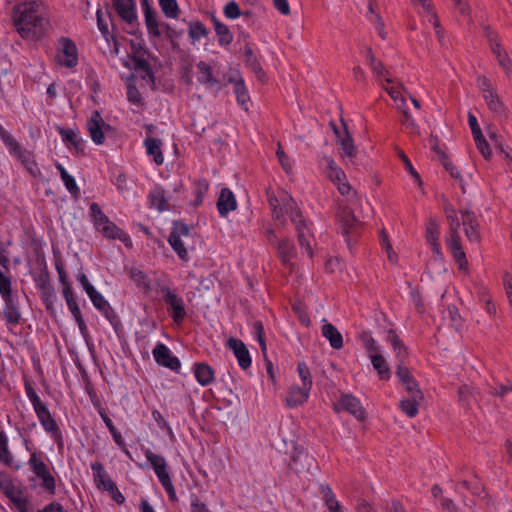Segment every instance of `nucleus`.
<instances>
[{
  "mask_svg": "<svg viewBox=\"0 0 512 512\" xmlns=\"http://www.w3.org/2000/svg\"><path fill=\"white\" fill-rule=\"evenodd\" d=\"M39 9L40 5L35 1L14 7V24L22 38L38 39L45 34L48 20Z\"/></svg>",
  "mask_w": 512,
  "mask_h": 512,
  "instance_id": "f257e3e1",
  "label": "nucleus"
},
{
  "mask_svg": "<svg viewBox=\"0 0 512 512\" xmlns=\"http://www.w3.org/2000/svg\"><path fill=\"white\" fill-rule=\"evenodd\" d=\"M336 220L339 232L345 237L347 246L351 248L352 241L360 236L363 223L356 218L354 211L347 205H339Z\"/></svg>",
  "mask_w": 512,
  "mask_h": 512,
  "instance_id": "f03ea898",
  "label": "nucleus"
},
{
  "mask_svg": "<svg viewBox=\"0 0 512 512\" xmlns=\"http://www.w3.org/2000/svg\"><path fill=\"white\" fill-rule=\"evenodd\" d=\"M160 293L162 294L165 304H167L169 308L172 310L170 315L173 321L175 323H181L186 316V311L182 298L179 297L167 286H162L160 288Z\"/></svg>",
  "mask_w": 512,
  "mask_h": 512,
  "instance_id": "7ed1b4c3",
  "label": "nucleus"
},
{
  "mask_svg": "<svg viewBox=\"0 0 512 512\" xmlns=\"http://www.w3.org/2000/svg\"><path fill=\"white\" fill-rule=\"evenodd\" d=\"M86 126L92 141L97 145H102L105 141L104 130L111 129V126L103 121L100 112L97 110L92 112Z\"/></svg>",
  "mask_w": 512,
  "mask_h": 512,
  "instance_id": "20e7f679",
  "label": "nucleus"
},
{
  "mask_svg": "<svg viewBox=\"0 0 512 512\" xmlns=\"http://www.w3.org/2000/svg\"><path fill=\"white\" fill-rule=\"evenodd\" d=\"M60 45L57 55L58 63L68 68L75 67L78 63V53L75 43L69 38H62Z\"/></svg>",
  "mask_w": 512,
  "mask_h": 512,
  "instance_id": "39448f33",
  "label": "nucleus"
},
{
  "mask_svg": "<svg viewBox=\"0 0 512 512\" xmlns=\"http://www.w3.org/2000/svg\"><path fill=\"white\" fill-rule=\"evenodd\" d=\"M289 467L297 474H306L316 467V460L307 452L295 448L290 458Z\"/></svg>",
  "mask_w": 512,
  "mask_h": 512,
  "instance_id": "423d86ee",
  "label": "nucleus"
},
{
  "mask_svg": "<svg viewBox=\"0 0 512 512\" xmlns=\"http://www.w3.org/2000/svg\"><path fill=\"white\" fill-rule=\"evenodd\" d=\"M461 218L467 239L472 243H479L481 240L480 224L476 214L468 209L461 210Z\"/></svg>",
  "mask_w": 512,
  "mask_h": 512,
  "instance_id": "0eeeda50",
  "label": "nucleus"
},
{
  "mask_svg": "<svg viewBox=\"0 0 512 512\" xmlns=\"http://www.w3.org/2000/svg\"><path fill=\"white\" fill-rule=\"evenodd\" d=\"M152 353L157 364L173 371H178L180 369V360L176 356L172 355L171 351L165 344L158 343Z\"/></svg>",
  "mask_w": 512,
  "mask_h": 512,
  "instance_id": "6e6552de",
  "label": "nucleus"
},
{
  "mask_svg": "<svg viewBox=\"0 0 512 512\" xmlns=\"http://www.w3.org/2000/svg\"><path fill=\"white\" fill-rule=\"evenodd\" d=\"M227 346L233 351V354L237 358L238 364L242 369L246 370L251 366L250 353L242 340L230 337L227 340Z\"/></svg>",
  "mask_w": 512,
  "mask_h": 512,
  "instance_id": "1a4fd4ad",
  "label": "nucleus"
},
{
  "mask_svg": "<svg viewBox=\"0 0 512 512\" xmlns=\"http://www.w3.org/2000/svg\"><path fill=\"white\" fill-rule=\"evenodd\" d=\"M118 16L127 24L132 25L137 20L135 0H112Z\"/></svg>",
  "mask_w": 512,
  "mask_h": 512,
  "instance_id": "9d476101",
  "label": "nucleus"
},
{
  "mask_svg": "<svg viewBox=\"0 0 512 512\" xmlns=\"http://www.w3.org/2000/svg\"><path fill=\"white\" fill-rule=\"evenodd\" d=\"M4 308H3V316L8 324L17 325L20 323L22 316L18 303V299L16 296L11 295L8 297H4Z\"/></svg>",
  "mask_w": 512,
  "mask_h": 512,
  "instance_id": "9b49d317",
  "label": "nucleus"
},
{
  "mask_svg": "<svg viewBox=\"0 0 512 512\" xmlns=\"http://www.w3.org/2000/svg\"><path fill=\"white\" fill-rule=\"evenodd\" d=\"M338 406L340 409L349 412L360 421H364L366 418L365 410L362 407L359 399L352 395H343L338 402Z\"/></svg>",
  "mask_w": 512,
  "mask_h": 512,
  "instance_id": "f8f14e48",
  "label": "nucleus"
},
{
  "mask_svg": "<svg viewBox=\"0 0 512 512\" xmlns=\"http://www.w3.org/2000/svg\"><path fill=\"white\" fill-rule=\"evenodd\" d=\"M328 177L330 180L338 185V190L342 195H346L349 193L351 187L349 183L345 182L346 175L344 171L339 168L333 159L328 158Z\"/></svg>",
  "mask_w": 512,
  "mask_h": 512,
  "instance_id": "ddd939ff",
  "label": "nucleus"
},
{
  "mask_svg": "<svg viewBox=\"0 0 512 512\" xmlns=\"http://www.w3.org/2000/svg\"><path fill=\"white\" fill-rule=\"evenodd\" d=\"M447 245L453 258L458 263L459 269L467 270L468 261L461 245L460 235H450V239L447 241Z\"/></svg>",
  "mask_w": 512,
  "mask_h": 512,
  "instance_id": "4468645a",
  "label": "nucleus"
},
{
  "mask_svg": "<svg viewBox=\"0 0 512 512\" xmlns=\"http://www.w3.org/2000/svg\"><path fill=\"white\" fill-rule=\"evenodd\" d=\"M236 208L237 202L233 192L229 188L221 189L219 198L217 200V209L219 214L224 217L230 211L236 210Z\"/></svg>",
  "mask_w": 512,
  "mask_h": 512,
  "instance_id": "2eb2a0df",
  "label": "nucleus"
},
{
  "mask_svg": "<svg viewBox=\"0 0 512 512\" xmlns=\"http://www.w3.org/2000/svg\"><path fill=\"white\" fill-rule=\"evenodd\" d=\"M245 64L251 69L260 82L265 83L267 81V75L248 43L245 45Z\"/></svg>",
  "mask_w": 512,
  "mask_h": 512,
  "instance_id": "dca6fc26",
  "label": "nucleus"
},
{
  "mask_svg": "<svg viewBox=\"0 0 512 512\" xmlns=\"http://www.w3.org/2000/svg\"><path fill=\"white\" fill-rule=\"evenodd\" d=\"M194 375L197 382L202 386H208L214 381V369L204 362L194 364Z\"/></svg>",
  "mask_w": 512,
  "mask_h": 512,
  "instance_id": "f3484780",
  "label": "nucleus"
},
{
  "mask_svg": "<svg viewBox=\"0 0 512 512\" xmlns=\"http://www.w3.org/2000/svg\"><path fill=\"white\" fill-rule=\"evenodd\" d=\"M324 324L321 328L322 336L325 337L331 347L335 350H339L343 347V337L341 333L337 330V328L331 323L326 322L324 319Z\"/></svg>",
  "mask_w": 512,
  "mask_h": 512,
  "instance_id": "a211bd4d",
  "label": "nucleus"
},
{
  "mask_svg": "<svg viewBox=\"0 0 512 512\" xmlns=\"http://www.w3.org/2000/svg\"><path fill=\"white\" fill-rule=\"evenodd\" d=\"M211 21L213 23L219 45L223 47L230 45L233 41V34L229 30L228 26L218 20L214 14L211 15Z\"/></svg>",
  "mask_w": 512,
  "mask_h": 512,
  "instance_id": "6ab92c4d",
  "label": "nucleus"
},
{
  "mask_svg": "<svg viewBox=\"0 0 512 512\" xmlns=\"http://www.w3.org/2000/svg\"><path fill=\"white\" fill-rule=\"evenodd\" d=\"M311 388L306 386H293L290 388L286 397V402L289 407H296L303 404L309 397V391Z\"/></svg>",
  "mask_w": 512,
  "mask_h": 512,
  "instance_id": "aec40b11",
  "label": "nucleus"
},
{
  "mask_svg": "<svg viewBox=\"0 0 512 512\" xmlns=\"http://www.w3.org/2000/svg\"><path fill=\"white\" fill-rule=\"evenodd\" d=\"M278 256L284 265L292 267L291 260L296 256V249L292 241L282 239L277 242Z\"/></svg>",
  "mask_w": 512,
  "mask_h": 512,
  "instance_id": "412c9836",
  "label": "nucleus"
},
{
  "mask_svg": "<svg viewBox=\"0 0 512 512\" xmlns=\"http://www.w3.org/2000/svg\"><path fill=\"white\" fill-rule=\"evenodd\" d=\"M341 123L344 127V134L340 137V139H337V142L340 144L344 154L347 157L354 158L357 155V147L354 144L353 138L343 118H341Z\"/></svg>",
  "mask_w": 512,
  "mask_h": 512,
  "instance_id": "4be33fe9",
  "label": "nucleus"
},
{
  "mask_svg": "<svg viewBox=\"0 0 512 512\" xmlns=\"http://www.w3.org/2000/svg\"><path fill=\"white\" fill-rule=\"evenodd\" d=\"M35 412L40 423L47 432L54 434L60 431L56 420L52 417L46 405L37 409Z\"/></svg>",
  "mask_w": 512,
  "mask_h": 512,
  "instance_id": "5701e85b",
  "label": "nucleus"
},
{
  "mask_svg": "<svg viewBox=\"0 0 512 512\" xmlns=\"http://www.w3.org/2000/svg\"><path fill=\"white\" fill-rule=\"evenodd\" d=\"M228 82L234 83V93L236 95L237 102L248 111V102L250 101V96L248 90L245 86L243 78L240 76L239 79L234 80L232 77L228 79Z\"/></svg>",
  "mask_w": 512,
  "mask_h": 512,
  "instance_id": "b1692460",
  "label": "nucleus"
},
{
  "mask_svg": "<svg viewBox=\"0 0 512 512\" xmlns=\"http://www.w3.org/2000/svg\"><path fill=\"white\" fill-rule=\"evenodd\" d=\"M148 155H152L154 162L157 165H161L164 161V157L161 151L162 141L158 138L147 137L144 141Z\"/></svg>",
  "mask_w": 512,
  "mask_h": 512,
  "instance_id": "393cba45",
  "label": "nucleus"
},
{
  "mask_svg": "<svg viewBox=\"0 0 512 512\" xmlns=\"http://www.w3.org/2000/svg\"><path fill=\"white\" fill-rule=\"evenodd\" d=\"M58 131L64 141L70 142L73 145L77 153L84 154V141L77 132L62 127H59Z\"/></svg>",
  "mask_w": 512,
  "mask_h": 512,
  "instance_id": "a878e982",
  "label": "nucleus"
},
{
  "mask_svg": "<svg viewBox=\"0 0 512 512\" xmlns=\"http://www.w3.org/2000/svg\"><path fill=\"white\" fill-rule=\"evenodd\" d=\"M131 60L133 62V66L130 68L134 69L135 71L142 72V78L148 77L151 83L155 84L154 72L148 61L136 55H132Z\"/></svg>",
  "mask_w": 512,
  "mask_h": 512,
  "instance_id": "bb28decb",
  "label": "nucleus"
},
{
  "mask_svg": "<svg viewBox=\"0 0 512 512\" xmlns=\"http://www.w3.org/2000/svg\"><path fill=\"white\" fill-rule=\"evenodd\" d=\"M4 493L19 510V512H28V500L21 496V490L10 486L5 489Z\"/></svg>",
  "mask_w": 512,
  "mask_h": 512,
  "instance_id": "cd10ccee",
  "label": "nucleus"
},
{
  "mask_svg": "<svg viewBox=\"0 0 512 512\" xmlns=\"http://www.w3.org/2000/svg\"><path fill=\"white\" fill-rule=\"evenodd\" d=\"M197 68L199 70L198 80L200 83L213 87L219 83V81L213 76L212 68L207 63L200 61L197 64Z\"/></svg>",
  "mask_w": 512,
  "mask_h": 512,
  "instance_id": "c85d7f7f",
  "label": "nucleus"
},
{
  "mask_svg": "<svg viewBox=\"0 0 512 512\" xmlns=\"http://www.w3.org/2000/svg\"><path fill=\"white\" fill-rule=\"evenodd\" d=\"M145 24L147 32L150 37L159 38L161 36L160 23L157 20V15L154 9H147L144 13Z\"/></svg>",
  "mask_w": 512,
  "mask_h": 512,
  "instance_id": "c756f323",
  "label": "nucleus"
},
{
  "mask_svg": "<svg viewBox=\"0 0 512 512\" xmlns=\"http://www.w3.org/2000/svg\"><path fill=\"white\" fill-rule=\"evenodd\" d=\"M387 338L391 342V344L396 352V357L399 359V362L404 363V360L408 356V350L405 347V345L403 344L402 340L399 338L397 333L392 329L388 331Z\"/></svg>",
  "mask_w": 512,
  "mask_h": 512,
  "instance_id": "7c9ffc66",
  "label": "nucleus"
},
{
  "mask_svg": "<svg viewBox=\"0 0 512 512\" xmlns=\"http://www.w3.org/2000/svg\"><path fill=\"white\" fill-rule=\"evenodd\" d=\"M370 358L372 365L374 369L378 372L380 379L388 380L391 376V373L385 358L379 353L370 355Z\"/></svg>",
  "mask_w": 512,
  "mask_h": 512,
  "instance_id": "2f4dec72",
  "label": "nucleus"
},
{
  "mask_svg": "<svg viewBox=\"0 0 512 512\" xmlns=\"http://www.w3.org/2000/svg\"><path fill=\"white\" fill-rule=\"evenodd\" d=\"M0 138L4 142V144L8 147L9 151L16 155L17 157H22L25 155L22 147L19 143L14 139V137L6 131L2 126H0Z\"/></svg>",
  "mask_w": 512,
  "mask_h": 512,
  "instance_id": "473e14b6",
  "label": "nucleus"
},
{
  "mask_svg": "<svg viewBox=\"0 0 512 512\" xmlns=\"http://www.w3.org/2000/svg\"><path fill=\"white\" fill-rule=\"evenodd\" d=\"M209 30L200 21H190L188 23V35L192 42L199 41L201 38L207 37Z\"/></svg>",
  "mask_w": 512,
  "mask_h": 512,
  "instance_id": "72a5a7b5",
  "label": "nucleus"
},
{
  "mask_svg": "<svg viewBox=\"0 0 512 512\" xmlns=\"http://www.w3.org/2000/svg\"><path fill=\"white\" fill-rule=\"evenodd\" d=\"M483 97L490 111L498 115L505 114L506 108L496 91L489 94H484Z\"/></svg>",
  "mask_w": 512,
  "mask_h": 512,
  "instance_id": "f704fd0d",
  "label": "nucleus"
},
{
  "mask_svg": "<svg viewBox=\"0 0 512 512\" xmlns=\"http://www.w3.org/2000/svg\"><path fill=\"white\" fill-rule=\"evenodd\" d=\"M91 469L97 488L104 490L106 488V479L110 477L105 471L103 464L101 462H94L91 464Z\"/></svg>",
  "mask_w": 512,
  "mask_h": 512,
  "instance_id": "c9c22d12",
  "label": "nucleus"
},
{
  "mask_svg": "<svg viewBox=\"0 0 512 512\" xmlns=\"http://www.w3.org/2000/svg\"><path fill=\"white\" fill-rule=\"evenodd\" d=\"M491 50L495 54L498 59L499 65L506 71L511 72L512 70V61L509 58L508 54L505 51H502L501 45L499 42H495V44L491 45Z\"/></svg>",
  "mask_w": 512,
  "mask_h": 512,
  "instance_id": "e433bc0d",
  "label": "nucleus"
},
{
  "mask_svg": "<svg viewBox=\"0 0 512 512\" xmlns=\"http://www.w3.org/2000/svg\"><path fill=\"white\" fill-rule=\"evenodd\" d=\"M439 226L435 218H430L426 227L425 238L430 246L439 244Z\"/></svg>",
  "mask_w": 512,
  "mask_h": 512,
  "instance_id": "4c0bfd02",
  "label": "nucleus"
},
{
  "mask_svg": "<svg viewBox=\"0 0 512 512\" xmlns=\"http://www.w3.org/2000/svg\"><path fill=\"white\" fill-rule=\"evenodd\" d=\"M444 212L446 214V218L449 222L450 227V235L459 234L460 221L458 219L456 210L452 207L451 204H446L444 206Z\"/></svg>",
  "mask_w": 512,
  "mask_h": 512,
  "instance_id": "58836bf2",
  "label": "nucleus"
},
{
  "mask_svg": "<svg viewBox=\"0 0 512 512\" xmlns=\"http://www.w3.org/2000/svg\"><path fill=\"white\" fill-rule=\"evenodd\" d=\"M151 205L158 211L162 212L166 210V198L164 196V190L157 186L149 194Z\"/></svg>",
  "mask_w": 512,
  "mask_h": 512,
  "instance_id": "ea45409f",
  "label": "nucleus"
},
{
  "mask_svg": "<svg viewBox=\"0 0 512 512\" xmlns=\"http://www.w3.org/2000/svg\"><path fill=\"white\" fill-rule=\"evenodd\" d=\"M104 237L110 239H117L121 233V229L110 219L108 218L106 221L102 223L99 227L96 228Z\"/></svg>",
  "mask_w": 512,
  "mask_h": 512,
  "instance_id": "a19ab883",
  "label": "nucleus"
},
{
  "mask_svg": "<svg viewBox=\"0 0 512 512\" xmlns=\"http://www.w3.org/2000/svg\"><path fill=\"white\" fill-rule=\"evenodd\" d=\"M423 399L409 397L400 402L401 410L409 417L413 418L418 413V405Z\"/></svg>",
  "mask_w": 512,
  "mask_h": 512,
  "instance_id": "79ce46f5",
  "label": "nucleus"
},
{
  "mask_svg": "<svg viewBox=\"0 0 512 512\" xmlns=\"http://www.w3.org/2000/svg\"><path fill=\"white\" fill-rule=\"evenodd\" d=\"M63 296L74 318L79 315H82L80 308L77 304L76 297L74 295L72 287H63Z\"/></svg>",
  "mask_w": 512,
  "mask_h": 512,
  "instance_id": "37998d69",
  "label": "nucleus"
},
{
  "mask_svg": "<svg viewBox=\"0 0 512 512\" xmlns=\"http://www.w3.org/2000/svg\"><path fill=\"white\" fill-rule=\"evenodd\" d=\"M159 5L164 13V15L168 18H177L180 9L176 0H159Z\"/></svg>",
  "mask_w": 512,
  "mask_h": 512,
  "instance_id": "c03bdc74",
  "label": "nucleus"
},
{
  "mask_svg": "<svg viewBox=\"0 0 512 512\" xmlns=\"http://www.w3.org/2000/svg\"><path fill=\"white\" fill-rule=\"evenodd\" d=\"M36 476L42 480L41 486L50 494L54 495L56 489V481L54 476L49 472V469L46 468L45 470L36 474Z\"/></svg>",
  "mask_w": 512,
  "mask_h": 512,
  "instance_id": "a18cd8bd",
  "label": "nucleus"
},
{
  "mask_svg": "<svg viewBox=\"0 0 512 512\" xmlns=\"http://www.w3.org/2000/svg\"><path fill=\"white\" fill-rule=\"evenodd\" d=\"M168 242L181 260H183V261L188 260V252H187L181 238H179L176 235L170 234L168 237Z\"/></svg>",
  "mask_w": 512,
  "mask_h": 512,
  "instance_id": "49530a36",
  "label": "nucleus"
},
{
  "mask_svg": "<svg viewBox=\"0 0 512 512\" xmlns=\"http://www.w3.org/2000/svg\"><path fill=\"white\" fill-rule=\"evenodd\" d=\"M145 456H146L147 460L149 461V463L151 464V466L153 467L155 472L163 470L164 468H167V463H166L164 457L154 454L150 449H146Z\"/></svg>",
  "mask_w": 512,
  "mask_h": 512,
  "instance_id": "de8ad7c7",
  "label": "nucleus"
},
{
  "mask_svg": "<svg viewBox=\"0 0 512 512\" xmlns=\"http://www.w3.org/2000/svg\"><path fill=\"white\" fill-rule=\"evenodd\" d=\"M109 493L111 498L117 503V504H123L125 501V497L123 494L119 491L116 484L112 481L111 478L106 479V488L104 489Z\"/></svg>",
  "mask_w": 512,
  "mask_h": 512,
  "instance_id": "09e8293b",
  "label": "nucleus"
},
{
  "mask_svg": "<svg viewBox=\"0 0 512 512\" xmlns=\"http://www.w3.org/2000/svg\"><path fill=\"white\" fill-rule=\"evenodd\" d=\"M90 215L96 228L108 219V217L102 212L100 206L95 202L90 204Z\"/></svg>",
  "mask_w": 512,
  "mask_h": 512,
  "instance_id": "8fccbe9b",
  "label": "nucleus"
},
{
  "mask_svg": "<svg viewBox=\"0 0 512 512\" xmlns=\"http://www.w3.org/2000/svg\"><path fill=\"white\" fill-rule=\"evenodd\" d=\"M182 35H183V30H176L172 26H167L166 38L171 43L172 49L174 51H179L180 50V45H179L177 40L179 38H181Z\"/></svg>",
  "mask_w": 512,
  "mask_h": 512,
  "instance_id": "3c124183",
  "label": "nucleus"
},
{
  "mask_svg": "<svg viewBox=\"0 0 512 512\" xmlns=\"http://www.w3.org/2000/svg\"><path fill=\"white\" fill-rule=\"evenodd\" d=\"M0 461L6 465H10L12 462V456L7 446V438L3 432H0Z\"/></svg>",
  "mask_w": 512,
  "mask_h": 512,
  "instance_id": "603ef678",
  "label": "nucleus"
},
{
  "mask_svg": "<svg viewBox=\"0 0 512 512\" xmlns=\"http://www.w3.org/2000/svg\"><path fill=\"white\" fill-rule=\"evenodd\" d=\"M61 179L64 182V185H65L66 189L74 197L77 198L79 196L80 190H79V188L77 186V183H76L75 179L68 172H63L62 176H61Z\"/></svg>",
  "mask_w": 512,
  "mask_h": 512,
  "instance_id": "864d4df0",
  "label": "nucleus"
},
{
  "mask_svg": "<svg viewBox=\"0 0 512 512\" xmlns=\"http://www.w3.org/2000/svg\"><path fill=\"white\" fill-rule=\"evenodd\" d=\"M474 397L473 389L468 385H462L458 389V398L459 401L465 406L466 408L470 407V400Z\"/></svg>",
  "mask_w": 512,
  "mask_h": 512,
  "instance_id": "5fc2aeb1",
  "label": "nucleus"
},
{
  "mask_svg": "<svg viewBox=\"0 0 512 512\" xmlns=\"http://www.w3.org/2000/svg\"><path fill=\"white\" fill-rule=\"evenodd\" d=\"M127 98H128V101L133 104H136L139 106L144 105L142 96H141L139 90L133 83H130V82L127 83Z\"/></svg>",
  "mask_w": 512,
  "mask_h": 512,
  "instance_id": "6e6d98bb",
  "label": "nucleus"
},
{
  "mask_svg": "<svg viewBox=\"0 0 512 512\" xmlns=\"http://www.w3.org/2000/svg\"><path fill=\"white\" fill-rule=\"evenodd\" d=\"M209 189V182L206 179H199L195 182V195L197 204H201L203 197Z\"/></svg>",
  "mask_w": 512,
  "mask_h": 512,
  "instance_id": "4d7b16f0",
  "label": "nucleus"
},
{
  "mask_svg": "<svg viewBox=\"0 0 512 512\" xmlns=\"http://www.w3.org/2000/svg\"><path fill=\"white\" fill-rule=\"evenodd\" d=\"M297 370L299 376L302 380V385L311 388L312 387V377L310 370L305 362L298 363Z\"/></svg>",
  "mask_w": 512,
  "mask_h": 512,
  "instance_id": "13d9d810",
  "label": "nucleus"
},
{
  "mask_svg": "<svg viewBox=\"0 0 512 512\" xmlns=\"http://www.w3.org/2000/svg\"><path fill=\"white\" fill-rule=\"evenodd\" d=\"M90 300L92 301L94 307L99 311H104V309L108 308V302L105 300L103 295L99 293L96 289L88 294Z\"/></svg>",
  "mask_w": 512,
  "mask_h": 512,
  "instance_id": "bf43d9fd",
  "label": "nucleus"
},
{
  "mask_svg": "<svg viewBox=\"0 0 512 512\" xmlns=\"http://www.w3.org/2000/svg\"><path fill=\"white\" fill-rule=\"evenodd\" d=\"M360 340L368 352H379V347L376 345V342L370 332L363 331L360 334Z\"/></svg>",
  "mask_w": 512,
  "mask_h": 512,
  "instance_id": "052dcab7",
  "label": "nucleus"
},
{
  "mask_svg": "<svg viewBox=\"0 0 512 512\" xmlns=\"http://www.w3.org/2000/svg\"><path fill=\"white\" fill-rule=\"evenodd\" d=\"M41 298L45 304L47 311H53L55 291L53 287L41 289Z\"/></svg>",
  "mask_w": 512,
  "mask_h": 512,
  "instance_id": "680f3d73",
  "label": "nucleus"
},
{
  "mask_svg": "<svg viewBox=\"0 0 512 512\" xmlns=\"http://www.w3.org/2000/svg\"><path fill=\"white\" fill-rule=\"evenodd\" d=\"M396 376L400 379L403 385L411 384L414 379L408 367L404 366L403 363H399L397 366Z\"/></svg>",
  "mask_w": 512,
  "mask_h": 512,
  "instance_id": "e2e57ef3",
  "label": "nucleus"
},
{
  "mask_svg": "<svg viewBox=\"0 0 512 512\" xmlns=\"http://www.w3.org/2000/svg\"><path fill=\"white\" fill-rule=\"evenodd\" d=\"M276 155L279 160V163L281 164V166L285 170V172L290 173L292 171L290 159L284 152L280 142L277 143Z\"/></svg>",
  "mask_w": 512,
  "mask_h": 512,
  "instance_id": "0e129e2a",
  "label": "nucleus"
},
{
  "mask_svg": "<svg viewBox=\"0 0 512 512\" xmlns=\"http://www.w3.org/2000/svg\"><path fill=\"white\" fill-rule=\"evenodd\" d=\"M0 295L2 298L13 295L11 279L0 270Z\"/></svg>",
  "mask_w": 512,
  "mask_h": 512,
  "instance_id": "69168bd1",
  "label": "nucleus"
},
{
  "mask_svg": "<svg viewBox=\"0 0 512 512\" xmlns=\"http://www.w3.org/2000/svg\"><path fill=\"white\" fill-rule=\"evenodd\" d=\"M130 278L134 281V283L138 286H144L149 288V283L147 280V275L137 268H133L130 271Z\"/></svg>",
  "mask_w": 512,
  "mask_h": 512,
  "instance_id": "338daca9",
  "label": "nucleus"
},
{
  "mask_svg": "<svg viewBox=\"0 0 512 512\" xmlns=\"http://www.w3.org/2000/svg\"><path fill=\"white\" fill-rule=\"evenodd\" d=\"M242 11L240 10L239 5L235 1L228 2L224 7V15L229 19H236L240 17Z\"/></svg>",
  "mask_w": 512,
  "mask_h": 512,
  "instance_id": "774afa93",
  "label": "nucleus"
}]
</instances>
